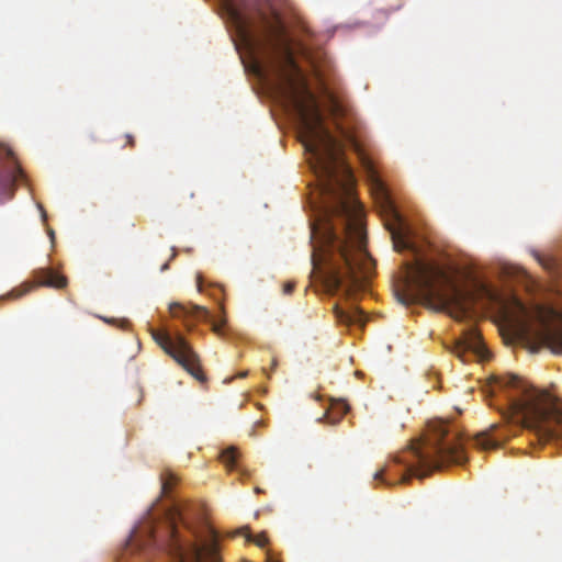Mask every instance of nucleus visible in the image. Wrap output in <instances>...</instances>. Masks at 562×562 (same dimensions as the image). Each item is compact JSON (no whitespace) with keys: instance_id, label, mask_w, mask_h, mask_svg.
<instances>
[{"instance_id":"nucleus-9","label":"nucleus","mask_w":562,"mask_h":562,"mask_svg":"<svg viewBox=\"0 0 562 562\" xmlns=\"http://www.w3.org/2000/svg\"><path fill=\"white\" fill-rule=\"evenodd\" d=\"M498 427L492 426L491 431L481 432L472 438V443L482 450H493L498 448L504 441L508 439L507 435L497 434Z\"/></svg>"},{"instance_id":"nucleus-22","label":"nucleus","mask_w":562,"mask_h":562,"mask_svg":"<svg viewBox=\"0 0 562 562\" xmlns=\"http://www.w3.org/2000/svg\"><path fill=\"white\" fill-rule=\"evenodd\" d=\"M335 112H336L335 115H337V116L340 115V113H339L340 112V108L338 105H335Z\"/></svg>"},{"instance_id":"nucleus-11","label":"nucleus","mask_w":562,"mask_h":562,"mask_svg":"<svg viewBox=\"0 0 562 562\" xmlns=\"http://www.w3.org/2000/svg\"><path fill=\"white\" fill-rule=\"evenodd\" d=\"M335 316L338 322L349 325V324H356V323L361 322L362 312L357 307H355L350 311H344V310L339 308L338 306H335Z\"/></svg>"},{"instance_id":"nucleus-8","label":"nucleus","mask_w":562,"mask_h":562,"mask_svg":"<svg viewBox=\"0 0 562 562\" xmlns=\"http://www.w3.org/2000/svg\"><path fill=\"white\" fill-rule=\"evenodd\" d=\"M454 352L463 362H468L471 356L484 359L486 349L480 334L475 329L469 328L456 344Z\"/></svg>"},{"instance_id":"nucleus-2","label":"nucleus","mask_w":562,"mask_h":562,"mask_svg":"<svg viewBox=\"0 0 562 562\" xmlns=\"http://www.w3.org/2000/svg\"><path fill=\"white\" fill-rule=\"evenodd\" d=\"M145 528L153 543L175 562H221L216 535L204 524L198 504L173 501L151 509Z\"/></svg>"},{"instance_id":"nucleus-20","label":"nucleus","mask_w":562,"mask_h":562,"mask_svg":"<svg viewBox=\"0 0 562 562\" xmlns=\"http://www.w3.org/2000/svg\"><path fill=\"white\" fill-rule=\"evenodd\" d=\"M198 290H199L200 292L202 291L201 277H198Z\"/></svg>"},{"instance_id":"nucleus-24","label":"nucleus","mask_w":562,"mask_h":562,"mask_svg":"<svg viewBox=\"0 0 562 562\" xmlns=\"http://www.w3.org/2000/svg\"><path fill=\"white\" fill-rule=\"evenodd\" d=\"M168 269V263H165L162 267H161V271H165Z\"/></svg>"},{"instance_id":"nucleus-15","label":"nucleus","mask_w":562,"mask_h":562,"mask_svg":"<svg viewBox=\"0 0 562 562\" xmlns=\"http://www.w3.org/2000/svg\"><path fill=\"white\" fill-rule=\"evenodd\" d=\"M295 288V283L292 281H288L283 284V293L291 294Z\"/></svg>"},{"instance_id":"nucleus-21","label":"nucleus","mask_w":562,"mask_h":562,"mask_svg":"<svg viewBox=\"0 0 562 562\" xmlns=\"http://www.w3.org/2000/svg\"><path fill=\"white\" fill-rule=\"evenodd\" d=\"M536 257H537L538 261H539L542 266H544L546 268H548V267H549L547 263H544V262L542 261V259L540 258V256H539V255H536Z\"/></svg>"},{"instance_id":"nucleus-1","label":"nucleus","mask_w":562,"mask_h":562,"mask_svg":"<svg viewBox=\"0 0 562 562\" xmlns=\"http://www.w3.org/2000/svg\"><path fill=\"white\" fill-rule=\"evenodd\" d=\"M223 1L246 40L261 50L265 65L258 68V72L261 75L266 71L273 77L271 89L284 108L295 115L301 142H339L324 125L316 99L294 60L281 22L271 24L265 13H260L266 24V34L254 38L248 30L249 22L237 0ZM336 127L341 137L340 142H366L364 130L356 119L337 117Z\"/></svg>"},{"instance_id":"nucleus-14","label":"nucleus","mask_w":562,"mask_h":562,"mask_svg":"<svg viewBox=\"0 0 562 562\" xmlns=\"http://www.w3.org/2000/svg\"><path fill=\"white\" fill-rule=\"evenodd\" d=\"M238 532L240 535H245L247 541H252L261 548H263L268 543V538L265 533H261V535L257 536L256 538H254L248 528H243Z\"/></svg>"},{"instance_id":"nucleus-18","label":"nucleus","mask_w":562,"mask_h":562,"mask_svg":"<svg viewBox=\"0 0 562 562\" xmlns=\"http://www.w3.org/2000/svg\"><path fill=\"white\" fill-rule=\"evenodd\" d=\"M497 434H501V435H507L508 437L512 435V436H515V432H513L512 430V427H508L506 429H499L497 430Z\"/></svg>"},{"instance_id":"nucleus-26","label":"nucleus","mask_w":562,"mask_h":562,"mask_svg":"<svg viewBox=\"0 0 562 562\" xmlns=\"http://www.w3.org/2000/svg\"><path fill=\"white\" fill-rule=\"evenodd\" d=\"M176 257V251L173 250V254L171 256V259H173Z\"/></svg>"},{"instance_id":"nucleus-13","label":"nucleus","mask_w":562,"mask_h":562,"mask_svg":"<svg viewBox=\"0 0 562 562\" xmlns=\"http://www.w3.org/2000/svg\"><path fill=\"white\" fill-rule=\"evenodd\" d=\"M160 480L161 493L165 496H168L172 490V486L177 483V476L173 473L166 471L161 474Z\"/></svg>"},{"instance_id":"nucleus-19","label":"nucleus","mask_w":562,"mask_h":562,"mask_svg":"<svg viewBox=\"0 0 562 562\" xmlns=\"http://www.w3.org/2000/svg\"><path fill=\"white\" fill-rule=\"evenodd\" d=\"M267 562H279V560H277L272 554L268 553Z\"/></svg>"},{"instance_id":"nucleus-4","label":"nucleus","mask_w":562,"mask_h":562,"mask_svg":"<svg viewBox=\"0 0 562 562\" xmlns=\"http://www.w3.org/2000/svg\"><path fill=\"white\" fill-rule=\"evenodd\" d=\"M150 334L155 342L188 373L201 383L206 381L199 355L181 334L171 336L167 331L157 329H151Z\"/></svg>"},{"instance_id":"nucleus-7","label":"nucleus","mask_w":562,"mask_h":562,"mask_svg":"<svg viewBox=\"0 0 562 562\" xmlns=\"http://www.w3.org/2000/svg\"><path fill=\"white\" fill-rule=\"evenodd\" d=\"M24 177L23 170L18 164L11 150H8V161L0 167V194L11 199L14 194L16 182Z\"/></svg>"},{"instance_id":"nucleus-6","label":"nucleus","mask_w":562,"mask_h":562,"mask_svg":"<svg viewBox=\"0 0 562 562\" xmlns=\"http://www.w3.org/2000/svg\"><path fill=\"white\" fill-rule=\"evenodd\" d=\"M169 311L172 317L180 318L183 321L184 326L188 329H191L193 324H191V319H204L209 321L212 324V330L218 335H223V327L225 324V319H221V322H215L210 319V313L206 308L199 305H183L180 303H172L169 306Z\"/></svg>"},{"instance_id":"nucleus-10","label":"nucleus","mask_w":562,"mask_h":562,"mask_svg":"<svg viewBox=\"0 0 562 562\" xmlns=\"http://www.w3.org/2000/svg\"><path fill=\"white\" fill-rule=\"evenodd\" d=\"M537 317L539 318V322L543 326L544 336L547 339H557L560 346L562 347V333L560 334H553L551 331L550 322L558 317V312L553 308H544L540 307L537 311Z\"/></svg>"},{"instance_id":"nucleus-12","label":"nucleus","mask_w":562,"mask_h":562,"mask_svg":"<svg viewBox=\"0 0 562 562\" xmlns=\"http://www.w3.org/2000/svg\"><path fill=\"white\" fill-rule=\"evenodd\" d=\"M222 462L231 470L235 469L238 461V451L235 447H229L221 453Z\"/></svg>"},{"instance_id":"nucleus-17","label":"nucleus","mask_w":562,"mask_h":562,"mask_svg":"<svg viewBox=\"0 0 562 562\" xmlns=\"http://www.w3.org/2000/svg\"><path fill=\"white\" fill-rule=\"evenodd\" d=\"M125 145L130 146V147H134L135 146V138L133 135L131 134H126L125 135Z\"/></svg>"},{"instance_id":"nucleus-23","label":"nucleus","mask_w":562,"mask_h":562,"mask_svg":"<svg viewBox=\"0 0 562 562\" xmlns=\"http://www.w3.org/2000/svg\"><path fill=\"white\" fill-rule=\"evenodd\" d=\"M247 374H248V372H247V371H244V372H241V373L239 374V376H240V378H245Z\"/></svg>"},{"instance_id":"nucleus-5","label":"nucleus","mask_w":562,"mask_h":562,"mask_svg":"<svg viewBox=\"0 0 562 562\" xmlns=\"http://www.w3.org/2000/svg\"><path fill=\"white\" fill-rule=\"evenodd\" d=\"M34 282H24L20 286L12 289L1 299L18 300L31 292L36 286H47L54 289H64L68 281L65 276L56 273L50 268H38L33 271Z\"/></svg>"},{"instance_id":"nucleus-3","label":"nucleus","mask_w":562,"mask_h":562,"mask_svg":"<svg viewBox=\"0 0 562 562\" xmlns=\"http://www.w3.org/2000/svg\"><path fill=\"white\" fill-rule=\"evenodd\" d=\"M467 461L463 438L451 431L442 420L428 424V435L424 441L412 442L397 453L392 461L374 473L373 479L393 485L409 481L412 475L424 477L445 464H461Z\"/></svg>"},{"instance_id":"nucleus-16","label":"nucleus","mask_w":562,"mask_h":562,"mask_svg":"<svg viewBox=\"0 0 562 562\" xmlns=\"http://www.w3.org/2000/svg\"><path fill=\"white\" fill-rule=\"evenodd\" d=\"M277 367H278V360L276 358H273L272 361H271V367H270L269 371L267 369H263L265 374L268 378H270V373L272 371H274Z\"/></svg>"},{"instance_id":"nucleus-25","label":"nucleus","mask_w":562,"mask_h":562,"mask_svg":"<svg viewBox=\"0 0 562 562\" xmlns=\"http://www.w3.org/2000/svg\"><path fill=\"white\" fill-rule=\"evenodd\" d=\"M518 305H519V308L524 312L525 307L520 303H518Z\"/></svg>"}]
</instances>
